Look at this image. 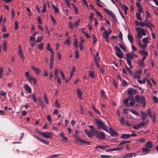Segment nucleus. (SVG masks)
<instances>
[{
    "label": "nucleus",
    "mask_w": 158,
    "mask_h": 158,
    "mask_svg": "<svg viewBox=\"0 0 158 158\" xmlns=\"http://www.w3.org/2000/svg\"><path fill=\"white\" fill-rule=\"evenodd\" d=\"M123 84L124 86H127L128 83L125 80H123Z\"/></svg>",
    "instance_id": "680f3d73"
},
{
    "label": "nucleus",
    "mask_w": 158,
    "mask_h": 158,
    "mask_svg": "<svg viewBox=\"0 0 158 158\" xmlns=\"http://www.w3.org/2000/svg\"><path fill=\"white\" fill-rule=\"evenodd\" d=\"M142 71L141 70H139L136 71L134 75L135 78H140L139 76L141 74Z\"/></svg>",
    "instance_id": "9d476101"
},
{
    "label": "nucleus",
    "mask_w": 158,
    "mask_h": 158,
    "mask_svg": "<svg viewBox=\"0 0 158 158\" xmlns=\"http://www.w3.org/2000/svg\"><path fill=\"white\" fill-rule=\"evenodd\" d=\"M32 69L37 74H39L40 73V70L38 68L34 67H32Z\"/></svg>",
    "instance_id": "c756f323"
},
{
    "label": "nucleus",
    "mask_w": 158,
    "mask_h": 158,
    "mask_svg": "<svg viewBox=\"0 0 158 158\" xmlns=\"http://www.w3.org/2000/svg\"><path fill=\"white\" fill-rule=\"evenodd\" d=\"M85 133L90 138H92L93 136V134L91 132L88 131V130L85 129L84 131Z\"/></svg>",
    "instance_id": "9b49d317"
},
{
    "label": "nucleus",
    "mask_w": 158,
    "mask_h": 158,
    "mask_svg": "<svg viewBox=\"0 0 158 158\" xmlns=\"http://www.w3.org/2000/svg\"><path fill=\"white\" fill-rule=\"evenodd\" d=\"M147 114H148V117L149 118H152V114H151V112L150 111V109H149L148 111V112H147Z\"/></svg>",
    "instance_id": "5fc2aeb1"
},
{
    "label": "nucleus",
    "mask_w": 158,
    "mask_h": 158,
    "mask_svg": "<svg viewBox=\"0 0 158 158\" xmlns=\"http://www.w3.org/2000/svg\"><path fill=\"white\" fill-rule=\"evenodd\" d=\"M146 102V101L145 97L143 95L141 96L139 100V103H140V104H142V103Z\"/></svg>",
    "instance_id": "5701e85b"
},
{
    "label": "nucleus",
    "mask_w": 158,
    "mask_h": 158,
    "mask_svg": "<svg viewBox=\"0 0 158 158\" xmlns=\"http://www.w3.org/2000/svg\"><path fill=\"white\" fill-rule=\"evenodd\" d=\"M76 92L78 97H79L80 99H81L82 95V92L79 89H77Z\"/></svg>",
    "instance_id": "dca6fc26"
},
{
    "label": "nucleus",
    "mask_w": 158,
    "mask_h": 158,
    "mask_svg": "<svg viewBox=\"0 0 158 158\" xmlns=\"http://www.w3.org/2000/svg\"><path fill=\"white\" fill-rule=\"evenodd\" d=\"M119 121L120 123H121L122 124H125V118H124L123 116H121V117L119 119Z\"/></svg>",
    "instance_id": "c9c22d12"
},
{
    "label": "nucleus",
    "mask_w": 158,
    "mask_h": 158,
    "mask_svg": "<svg viewBox=\"0 0 158 158\" xmlns=\"http://www.w3.org/2000/svg\"><path fill=\"white\" fill-rule=\"evenodd\" d=\"M19 49L18 52L19 55L20 57L22 60H23L24 58V56L23 54V51L21 50V47L19 45Z\"/></svg>",
    "instance_id": "f8f14e48"
},
{
    "label": "nucleus",
    "mask_w": 158,
    "mask_h": 158,
    "mask_svg": "<svg viewBox=\"0 0 158 158\" xmlns=\"http://www.w3.org/2000/svg\"><path fill=\"white\" fill-rule=\"evenodd\" d=\"M73 46L75 47L76 49L78 47V41L76 39H74Z\"/></svg>",
    "instance_id": "473e14b6"
},
{
    "label": "nucleus",
    "mask_w": 158,
    "mask_h": 158,
    "mask_svg": "<svg viewBox=\"0 0 158 158\" xmlns=\"http://www.w3.org/2000/svg\"><path fill=\"white\" fill-rule=\"evenodd\" d=\"M143 29H144L139 27H138L136 28V31L138 32H139V33L142 32Z\"/></svg>",
    "instance_id": "49530a36"
},
{
    "label": "nucleus",
    "mask_w": 158,
    "mask_h": 158,
    "mask_svg": "<svg viewBox=\"0 0 158 158\" xmlns=\"http://www.w3.org/2000/svg\"><path fill=\"white\" fill-rule=\"evenodd\" d=\"M130 134H122L121 135V139H127L129 138H130Z\"/></svg>",
    "instance_id": "6ab92c4d"
},
{
    "label": "nucleus",
    "mask_w": 158,
    "mask_h": 158,
    "mask_svg": "<svg viewBox=\"0 0 158 158\" xmlns=\"http://www.w3.org/2000/svg\"><path fill=\"white\" fill-rule=\"evenodd\" d=\"M142 37V35L139 33V32H138V33L137 35L136 38L137 39H140Z\"/></svg>",
    "instance_id": "4d7b16f0"
},
{
    "label": "nucleus",
    "mask_w": 158,
    "mask_h": 158,
    "mask_svg": "<svg viewBox=\"0 0 158 158\" xmlns=\"http://www.w3.org/2000/svg\"><path fill=\"white\" fill-rule=\"evenodd\" d=\"M152 121L154 123H156V117L155 114L154 113L152 116Z\"/></svg>",
    "instance_id": "ea45409f"
},
{
    "label": "nucleus",
    "mask_w": 158,
    "mask_h": 158,
    "mask_svg": "<svg viewBox=\"0 0 158 158\" xmlns=\"http://www.w3.org/2000/svg\"><path fill=\"white\" fill-rule=\"evenodd\" d=\"M18 23L17 21L15 22V29L16 30L18 29Z\"/></svg>",
    "instance_id": "0e129e2a"
},
{
    "label": "nucleus",
    "mask_w": 158,
    "mask_h": 158,
    "mask_svg": "<svg viewBox=\"0 0 158 158\" xmlns=\"http://www.w3.org/2000/svg\"><path fill=\"white\" fill-rule=\"evenodd\" d=\"M75 68H74V67H72V70L70 73V77H69L70 78H71L73 76L74 72H75Z\"/></svg>",
    "instance_id": "58836bf2"
},
{
    "label": "nucleus",
    "mask_w": 158,
    "mask_h": 158,
    "mask_svg": "<svg viewBox=\"0 0 158 158\" xmlns=\"http://www.w3.org/2000/svg\"><path fill=\"white\" fill-rule=\"evenodd\" d=\"M103 10L109 15L111 16L114 21L116 22H117V18L114 13L111 10H108L106 8L103 9Z\"/></svg>",
    "instance_id": "f03ea898"
},
{
    "label": "nucleus",
    "mask_w": 158,
    "mask_h": 158,
    "mask_svg": "<svg viewBox=\"0 0 158 158\" xmlns=\"http://www.w3.org/2000/svg\"><path fill=\"white\" fill-rule=\"evenodd\" d=\"M60 155V154H55L51 156V157L49 158H54L57 157Z\"/></svg>",
    "instance_id": "69168bd1"
},
{
    "label": "nucleus",
    "mask_w": 158,
    "mask_h": 158,
    "mask_svg": "<svg viewBox=\"0 0 158 158\" xmlns=\"http://www.w3.org/2000/svg\"><path fill=\"white\" fill-rule=\"evenodd\" d=\"M130 98V100L131 101V102L129 103L128 105H129V106H133L135 105V102L134 100L133 97V96H132V98Z\"/></svg>",
    "instance_id": "bb28decb"
},
{
    "label": "nucleus",
    "mask_w": 158,
    "mask_h": 158,
    "mask_svg": "<svg viewBox=\"0 0 158 158\" xmlns=\"http://www.w3.org/2000/svg\"><path fill=\"white\" fill-rule=\"evenodd\" d=\"M138 81L140 84H144L145 82V80L144 78H143L142 80H138Z\"/></svg>",
    "instance_id": "864d4df0"
},
{
    "label": "nucleus",
    "mask_w": 158,
    "mask_h": 158,
    "mask_svg": "<svg viewBox=\"0 0 158 158\" xmlns=\"http://www.w3.org/2000/svg\"><path fill=\"white\" fill-rule=\"evenodd\" d=\"M46 50L50 51L51 53H53V51L52 48H50V44L49 43H48L47 44V46L46 48Z\"/></svg>",
    "instance_id": "72a5a7b5"
},
{
    "label": "nucleus",
    "mask_w": 158,
    "mask_h": 158,
    "mask_svg": "<svg viewBox=\"0 0 158 158\" xmlns=\"http://www.w3.org/2000/svg\"><path fill=\"white\" fill-rule=\"evenodd\" d=\"M148 39H149L148 37H147L144 38L143 39V40H142L144 44H146V43L148 44L149 43V42L148 41Z\"/></svg>",
    "instance_id": "e433bc0d"
},
{
    "label": "nucleus",
    "mask_w": 158,
    "mask_h": 158,
    "mask_svg": "<svg viewBox=\"0 0 158 158\" xmlns=\"http://www.w3.org/2000/svg\"><path fill=\"white\" fill-rule=\"evenodd\" d=\"M30 96L31 97L33 101L35 103H37V99L36 98V97L35 94H33L32 95H30Z\"/></svg>",
    "instance_id": "4be33fe9"
},
{
    "label": "nucleus",
    "mask_w": 158,
    "mask_h": 158,
    "mask_svg": "<svg viewBox=\"0 0 158 158\" xmlns=\"http://www.w3.org/2000/svg\"><path fill=\"white\" fill-rule=\"evenodd\" d=\"M142 151L147 153L150 151V149L147 148H143Z\"/></svg>",
    "instance_id": "a19ab883"
},
{
    "label": "nucleus",
    "mask_w": 158,
    "mask_h": 158,
    "mask_svg": "<svg viewBox=\"0 0 158 158\" xmlns=\"http://www.w3.org/2000/svg\"><path fill=\"white\" fill-rule=\"evenodd\" d=\"M89 127L91 129L90 131L92 132L93 133L95 134L97 131H96L92 125H89Z\"/></svg>",
    "instance_id": "393cba45"
},
{
    "label": "nucleus",
    "mask_w": 158,
    "mask_h": 158,
    "mask_svg": "<svg viewBox=\"0 0 158 158\" xmlns=\"http://www.w3.org/2000/svg\"><path fill=\"white\" fill-rule=\"evenodd\" d=\"M115 49L117 52H116V55L117 57L120 58H122L123 57V52L117 46H115Z\"/></svg>",
    "instance_id": "20e7f679"
},
{
    "label": "nucleus",
    "mask_w": 158,
    "mask_h": 158,
    "mask_svg": "<svg viewBox=\"0 0 158 158\" xmlns=\"http://www.w3.org/2000/svg\"><path fill=\"white\" fill-rule=\"evenodd\" d=\"M118 45L119 47L122 49L124 51H126V48L124 47L123 45L120 43L118 44Z\"/></svg>",
    "instance_id": "79ce46f5"
},
{
    "label": "nucleus",
    "mask_w": 158,
    "mask_h": 158,
    "mask_svg": "<svg viewBox=\"0 0 158 158\" xmlns=\"http://www.w3.org/2000/svg\"><path fill=\"white\" fill-rule=\"evenodd\" d=\"M129 101V98H126L124 101V103L126 106L129 107V105L128 104Z\"/></svg>",
    "instance_id": "4c0bfd02"
},
{
    "label": "nucleus",
    "mask_w": 158,
    "mask_h": 158,
    "mask_svg": "<svg viewBox=\"0 0 158 158\" xmlns=\"http://www.w3.org/2000/svg\"><path fill=\"white\" fill-rule=\"evenodd\" d=\"M146 147L148 148H151L153 146L152 142L151 141H148L145 144Z\"/></svg>",
    "instance_id": "f3484780"
},
{
    "label": "nucleus",
    "mask_w": 158,
    "mask_h": 158,
    "mask_svg": "<svg viewBox=\"0 0 158 158\" xmlns=\"http://www.w3.org/2000/svg\"><path fill=\"white\" fill-rule=\"evenodd\" d=\"M3 49L4 51H5L6 50L7 45L5 41L3 43Z\"/></svg>",
    "instance_id": "8fccbe9b"
},
{
    "label": "nucleus",
    "mask_w": 158,
    "mask_h": 158,
    "mask_svg": "<svg viewBox=\"0 0 158 158\" xmlns=\"http://www.w3.org/2000/svg\"><path fill=\"white\" fill-rule=\"evenodd\" d=\"M136 155V154L135 153H129L123 155L122 158H130L133 157V156L135 157Z\"/></svg>",
    "instance_id": "0eeeda50"
},
{
    "label": "nucleus",
    "mask_w": 158,
    "mask_h": 158,
    "mask_svg": "<svg viewBox=\"0 0 158 158\" xmlns=\"http://www.w3.org/2000/svg\"><path fill=\"white\" fill-rule=\"evenodd\" d=\"M77 135V134H75L74 135V137L77 139L75 141V143H77V141H79L81 142L82 143H86V145H90L91 143V142H86L85 140L80 139L79 137H78V136Z\"/></svg>",
    "instance_id": "7ed1b4c3"
},
{
    "label": "nucleus",
    "mask_w": 158,
    "mask_h": 158,
    "mask_svg": "<svg viewBox=\"0 0 158 158\" xmlns=\"http://www.w3.org/2000/svg\"><path fill=\"white\" fill-rule=\"evenodd\" d=\"M138 64L140 67H142L144 66V62L141 60H139L137 62Z\"/></svg>",
    "instance_id": "2f4dec72"
},
{
    "label": "nucleus",
    "mask_w": 158,
    "mask_h": 158,
    "mask_svg": "<svg viewBox=\"0 0 158 158\" xmlns=\"http://www.w3.org/2000/svg\"><path fill=\"white\" fill-rule=\"evenodd\" d=\"M89 76L92 78H95L94 75L92 71H90L89 73Z\"/></svg>",
    "instance_id": "a18cd8bd"
},
{
    "label": "nucleus",
    "mask_w": 158,
    "mask_h": 158,
    "mask_svg": "<svg viewBox=\"0 0 158 158\" xmlns=\"http://www.w3.org/2000/svg\"><path fill=\"white\" fill-rule=\"evenodd\" d=\"M136 18L138 20H140L142 19L141 17V14L140 13H137L136 14Z\"/></svg>",
    "instance_id": "f704fd0d"
},
{
    "label": "nucleus",
    "mask_w": 158,
    "mask_h": 158,
    "mask_svg": "<svg viewBox=\"0 0 158 158\" xmlns=\"http://www.w3.org/2000/svg\"><path fill=\"white\" fill-rule=\"evenodd\" d=\"M68 25L69 28L72 29L73 28V27H74V24L73 25L72 22L68 23Z\"/></svg>",
    "instance_id": "09e8293b"
},
{
    "label": "nucleus",
    "mask_w": 158,
    "mask_h": 158,
    "mask_svg": "<svg viewBox=\"0 0 158 158\" xmlns=\"http://www.w3.org/2000/svg\"><path fill=\"white\" fill-rule=\"evenodd\" d=\"M24 88L30 94L31 93V89L26 84L24 86Z\"/></svg>",
    "instance_id": "a211bd4d"
},
{
    "label": "nucleus",
    "mask_w": 158,
    "mask_h": 158,
    "mask_svg": "<svg viewBox=\"0 0 158 158\" xmlns=\"http://www.w3.org/2000/svg\"><path fill=\"white\" fill-rule=\"evenodd\" d=\"M38 102L40 103V105L41 107L42 108H44L45 106V103L40 97L38 99Z\"/></svg>",
    "instance_id": "4468645a"
},
{
    "label": "nucleus",
    "mask_w": 158,
    "mask_h": 158,
    "mask_svg": "<svg viewBox=\"0 0 158 158\" xmlns=\"http://www.w3.org/2000/svg\"><path fill=\"white\" fill-rule=\"evenodd\" d=\"M141 115L142 118V120L143 121H144L146 119L147 117V114L143 111H141Z\"/></svg>",
    "instance_id": "1a4fd4ad"
},
{
    "label": "nucleus",
    "mask_w": 158,
    "mask_h": 158,
    "mask_svg": "<svg viewBox=\"0 0 158 158\" xmlns=\"http://www.w3.org/2000/svg\"><path fill=\"white\" fill-rule=\"evenodd\" d=\"M95 122L98 125V129L102 128L103 130L107 132H108V130H107V126L106 125L105 123L97 119H95Z\"/></svg>",
    "instance_id": "f257e3e1"
},
{
    "label": "nucleus",
    "mask_w": 158,
    "mask_h": 158,
    "mask_svg": "<svg viewBox=\"0 0 158 158\" xmlns=\"http://www.w3.org/2000/svg\"><path fill=\"white\" fill-rule=\"evenodd\" d=\"M92 107L93 110H94L95 112L97 114H100V113L99 111L97 109H96L95 107L93 105L92 106Z\"/></svg>",
    "instance_id": "6e6d98bb"
},
{
    "label": "nucleus",
    "mask_w": 158,
    "mask_h": 158,
    "mask_svg": "<svg viewBox=\"0 0 158 158\" xmlns=\"http://www.w3.org/2000/svg\"><path fill=\"white\" fill-rule=\"evenodd\" d=\"M43 39V36H39L37 37V40L36 41V43H39L41 42V40Z\"/></svg>",
    "instance_id": "de8ad7c7"
},
{
    "label": "nucleus",
    "mask_w": 158,
    "mask_h": 158,
    "mask_svg": "<svg viewBox=\"0 0 158 158\" xmlns=\"http://www.w3.org/2000/svg\"><path fill=\"white\" fill-rule=\"evenodd\" d=\"M111 157V156H107L105 155H101V158H110Z\"/></svg>",
    "instance_id": "052dcab7"
},
{
    "label": "nucleus",
    "mask_w": 158,
    "mask_h": 158,
    "mask_svg": "<svg viewBox=\"0 0 158 158\" xmlns=\"http://www.w3.org/2000/svg\"><path fill=\"white\" fill-rule=\"evenodd\" d=\"M109 131L110 135L112 136H115L117 134L116 132L114 131L112 127H110L109 128Z\"/></svg>",
    "instance_id": "2eb2a0df"
},
{
    "label": "nucleus",
    "mask_w": 158,
    "mask_h": 158,
    "mask_svg": "<svg viewBox=\"0 0 158 158\" xmlns=\"http://www.w3.org/2000/svg\"><path fill=\"white\" fill-rule=\"evenodd\" d=\"M55 104L56 106L58 108H60V104L59 103L58 101L57 100L55 101Z\"/></svg>",
    "instance_id": "e2e57ef3"
},
{
    "label": "nucleus",
    "mask_w": 158,
    "mask_h": 158,
    "mask_svg": "<svg viewBox=\"0 0 158 158\" xmlns=\"http://www.w3.org/2000/svg\"><path fill=\"white\" fill-rule=\"evenodd\" d=\"M93 44H95L96 41H97V38L96 37L95 35H93Z\"/></svg>",
    "instance_id": "3c124183"
},
{
    "label": "nucleus",
    "mask_w": 158,
    "mask_h": 158,
    "mask_svg": "<svg viewBox=\"0 0 158 158\" xmlns=\"http://www.w3.org/2000/svg\"><path fill=\"white\" fill-rule=\"evenodd\" d=\"M140 97L139 95H137L135 98V99L136 101L137 102H139V100L140 98Z\"/></svg>",
    "instance_id": "37998d69"
},
{
    "label": "nucleus",
    "mask_w": 158,
    "mask_h": 158,
    "mask_svg": "<svg viewBox=\"0 0 158 158\" xmlns=\"http://www.w3.org/2000/svg\"><path fill=\"white\" fill-rule=\"evenodd\" d=\"M126 60L127 61V62L130 68L131 69L133 68V66L132 65V62L131 61V60L128 59V58H126Z\"/></svg>",
    "instance_id": "c85d7f7f"
},
{
    "label": "nucleus",
    "mask_w": 158,
    "mask_h": 158,
    "mask_svg": "<svg viewBox=\"0 0 158 158\" xmlns=\"http://www.w3.org/2000/svg\"><path fill=\"white\" fill-rule=\"evenodd\" d=\"M40 134L46 138H50L52 135V134L51 132L47 131L40 132Z\"/></svg>",
    "instance_id": "423d86ee"
},
{
    "label": "nucleus",
    "mask_w": 158,
    "mask_h": 158,
    "mask_svg": "<svg viewBox=\"0 0 158 158\" xmlns=\"http://www.w3.org/2000/svg\"><path fill=\"white\" fill-rule=\"evenodd\" d=\"M52 7L53 8L55 13L56 14H57L59 12V10L58 9L57 6H55L54 5H52Z\"/></svg>",
    "instance_id": "cd10ccee"
},
{
    "label": "nucleus",
    "mask_w": 158,
    "mask_h": 158,
    "mask_svg": "<svg viewBox=\"0 0 158 158\" xmlns=\"http://www.w3.org/2000/svg\"><path fill=\"white\" fill-rule=\"evenodd\" d=\"M126 56L127 57L126 58H128L130 60H133V52L131 53H128L126 54Z\"/></svg>",
    "instance_id": "ddd939ff"
},
{
    "label": "nucleus",
    "mask_w": 158,
    "mask_h": 158,
    "mask_svg": "<svg viewBox=\"0 0 158 158\" xmlns=\"http://www.w3.org/2000/svg\"><path fill=\"white\" fill-rule=\"evenodd\" d=\"M95 62L97 65V67L98 69H100L99 64L98 63V61L97 60V57H95Z\"/></svg>",
    "instance_id": "bf43d9fd"
},
{
    "label": "nucleus",
    "mask_w": 158,
    "mask_h": 158,
    "mask_svg": "<svg viewBox=\"0 0 158 158\" xmlns=\"http://www.w3.org/2000/svg\"><path fill=\"white\" fill-rule=\"evenodd\" d=\"M129 110L133 114H135L137 116H139V113L133 110V109H129Z\"/></svg>",
    "instance_id": "7c9ffc66"
},
{
    "label": "nucleus",
    "mask_w": 158,
    "mask_h": 158,
    "mask_svg": "<svg viewBox=\"0 0 158 158\" xmlns=\"http://www.w3.org/2000/svg\"><path fill=\"white\" fill-rule=\"evenodd\" d=\"M153 101L156 103H157L158 102V98L156 96H154L153 97Z\"/></svg>",
    "instance_id": "774afa93"
},
{
    "label": "nucleus",
    "mask_w": 158,
    "mask_h": 158,
    "mask_svg": "<svg viewBox=\"0 0 158 158\" xmlns=\"http://www.w3.org/2000/svg\"><path fill=\"white\" fill-rule=\"evenodd\" d=\"M139 53L143 56H147L148 55V52L144 50H141L139 51Z\"/></svg>",
    "instance_id": "aec40b11"
},
{
    "label": "nucleus",
    "mask_w": 158,
    "mask_h": 158,
    "mask_svg": "<svg viewBox=\"0 0 158 158\" xmlns=\"http://www.w3.org/2000/svg\"><path fill=\"white\" fill-rule=\"evenodd\" d=\"M33 136L34 137H35L37 139H38L39 140L40 142H41L44 143L45 144L48 145L49 144V142H48L47 141L45 140L44 139H41V138L39 137L38 136L36 135H35L33 134Z\"/></svg>",
    "instance_id": "6e6552de"
},
{
    "label": "nucleus",
    "mask_w": 158,
    "mask_h": 158,
    "mask_svg": "<svg viewBox=\"0 0 158 158\" xmlns=\"http://www.w3.org/2000/svg\"><path fill=\"white\" fill-rule=\"evenodd\" d=\"M127 94L128 95H130L129 98H132V96H133V95H132V89H131L128 90L127 91Z\"/></svg>",
    "instance_id": "c03bdc74"
},
{
    "label": "nucleus",
    "mask_w": 158,
    "mask_h": 158,
    "mask_svg": "<svg viewBox=\"0 0 158 158\" xmlns=\"http://www.w3.org/2000/svg\"><path fill=\"white\" fill-rule=\"evenodd\" d=\"M80 23V19H78L77 21L75 22L74 24V27H77L79 25Z\"/></svg>",
    "instance_id": "603ef678"
},
{
    "label": "nucleus",
    "mask_w": 158,
    "mask_h": 158,
    "mask_svg": "<svg viewBox=\"0 0 158 158\" xmlns=\"http://www.w3.org/2000/svg\"><path fill=\"white\" fill-rule=\"evenodd\" d=\"M51 19L52 21L53 22L54 24L55 25H56V22L54 18L52 16L51 17Z\"/></svg>",
    "instance_id": "13d9d810"
},
{
    "label": "nucleus",
    "mask_w": 158,
    "mask_h": 158,
    "mask_svg": "<svg viewBox=\"0 0 158 158\" xmlns=\"http://www.w3.org/2000/svg\"><path fill=\"white\" fill-rule=\"evenodd\" d=\"M89 127L91 129L90 131L92 132L93 133L95 134L97 131H96L92 125H89Z\"/></svg>",
    "instance_id": "b1692460"
},
{
    "label": "nucleus",
    "mask_w": 158,
    "mask_h": 158,
    "mask_svg": "<svg viewBox=\"0 0 158 158\" xmlns=\"http://www.w3.org/2000/svg\"><path fill=\"white\" fill-rule=\"evenodd\" d=\"M102 35L105 39L108 38L109 36L108 33L106 30H105V31L103 32Z\"/></svg>",
    "instance_id": "a878e982"
},
{
    "label": "nucleus",
    "mask_w": 158,
    "mask_h": 158,
    "mask_svg": "<svg viewBox=\"0 0 158 158\" xmlns=\"http://www.w3.org/2000/svg\"><path fill=\"white\" fill-rule=\"evenodd\" d=\"M95 135L99 139H104L105 137V133L103 132L97 131L95 134Z\"/></svg>",
    "instance_id": "39448f33"
},
{
    "label": "nucleus",
    "mask_w": 158,
    "mask_h": 158,
    "mask_svg": "<svg viewBox=\"0 0 158 158\" xmlns=\"http://www.w3.org/2000/svg\"><path fill=\"white\" fill-rule=\"evenodd\" d=\"M139 25L141 27H144L145 25V23L142 21L140 22H139Z\"/></svg>",
    "instance_id": "338daca9"
},
{
    "label": "nucleus",
    "mask_w": 158,
    "mask_h": 158,
    "mask_svg": "<svg viewBox=\"0 0 158 158\" xmlns=\"http://www.w3.org/2000/svg\"><path fill=\"white\" fill-rule=\"evenodd\" d=\"M127 38L128 40L131 43H132L133 42L134 39L132 35L129 34L127 36Z\"/></svg>",
    "instance_id": "412c9836"
}]
</instances>
